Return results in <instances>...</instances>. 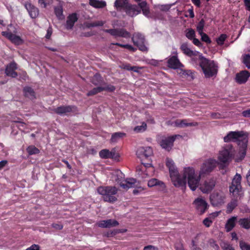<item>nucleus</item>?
<instances>
[{
  "label": "nucleus",
  "mask_w": 250,
  "mask_h": 250,
  "mask_svg": "<svg viewBox=\"0 0 250 250\" xmlns=\"http://www.w3.org/2000/svg\"><path fill=\"white\" fill-rule=\"evenodd\" d=\"M236 220L237 217L235 216H233L228 219L225 225V229L227 231L229 232L232 229L235 225Z\"/></svg>",
  "instance_id": "a878e982"
},
{
  "label": "nucleus",
  "mask_w": 250,
  "mask_h": 250,
  "mask_svg": "<svg viewBox=\"0 0 250 250\" xmlns=\"http://www.w3.org/2000/svg\"><path fill=\"white\" fill-rule=\"evenodd\" d=\"M149 187H158L160 189H163L165 188V184L157 179L152 178L150 179L147 183Z\"/></svg>",
  "instance_id": "b1692460"
},
{
  "label": "nucleus",
  "mask_w": 250,
  "mask_h": 250,
  "mask_svg": "<svg viewBox=\"0 0 250 250\" xmlns=\"http://www.w3.org/2000/svg\"><path fill=\"white\" fill-rule=\"evenodd\" d=\"M23 91L26 97L30 99H33L35 98V92L31 87L28 86L25 87Z\"/></svg>",
  "instance_id": "c756f323"
},
{
  "label": "nucleus",
  "mask_w": 250,
  "mask_h": 250,
  "mask_svg": "<svg viewBox=\"0 0 250 250\" xmlns=\"http://www.w3.org/2000/svg\"><path fill=\"white\" fill-rule=\"evenodd\" d=\"M98 193L102 196L104 200L108 202H114L117 200L115 196L118 189L115 187H100L97 189Z\"/></svg>",
  "instance_id": "6e6552de"
},
{
  "label": "nucleus",
  "mask_w": 250,
  "mask_h": 250,
  "mask_svg": "<svg viewBox=\"0 0 250 250\" xmlns=\"http://www.w3.org/2000/svg\"><path fill=\"white\" fill-rule=\"evenodd\" d=\"M234 155V149L231 145H226L223 147L218 153V164L224 166L229 164Z\"/></svg>",
  "instance_id": "0eeeda50"
},
{
  "label": "nucleus",
  "mask_w": 250,
  "mask_h": 250,
  "mask_svg": "<svg viewBox=\"0 0 250 250\" xmlns=\"http://www.w3.org/2000/svg\"><path fill=\"white\" fill-rule=\"evenodd\" d=\"M104 31L110 33L111 35L115 37H122L124 38H129L130 37V33L124 29H107L104 30Z\"/></svg>",
  "instance_id": "a211bd4d"
},
{
  "label": "nucleus",
  "mask_w": 250,
  "mask_h": 250,
  "mask_svg": "<svg viewBox=\"0 0 250 250\" xmlns=\"http://www.w3.org/2000/svg\"><path fill=\"white\" fill-rule=\"evenodd\" d=\"M220 211H216V212H213L209 215V217L211 219H213L214 218L218 216L219 215V214H220Z\"/></svg>",
  "instance_id": "bf43d9fd"
},
{
  "label": "nucleus",
  "mask_w": 250,
  "mask_h": 250,
  "mask_svg": "<svg viewBox=\"0 0 250 250\" xmlns=\"http://www.w3.org/2000/svg\"><path fill=\"white\" fill-rule=\"evenodd\" d=\"M166 166L169 169L171 183L175 187L184 189L186 188L187 183L188 187H192V185H194L195 179L194 177L193 167H184L181 175L172 159L167 158Z\"/></svg>",
  "instance_id": "f257e3e1"
},
{
  "label": "nucleus",
  "mask_w": 250,
  "mask_h": 250,
  "mask_svg": "<svg viewBox=\"0 0 250 250\" xmlns=\"http://www.w3.org/2000/svg\"><path fill=\"white\" fill-rule=\"evenodd\" d=\"M209 244L210 246L214 249L215 250H220L219 246L213 240H210L209 241Z\"/></svg>",
  "instance_id": "3c124183"
},
{
  "label": "nucleus",
  "mask_w": 250,
  "mask_h": 250,
  "mask_svg": "<svg viewBox=\"0 0 250 250\" xmlns=\"http://www.w3.org/2000/svg\"><path fill=\"white\" fill-rule=\"evenodd\" d=\"M168 66L171 68L176 69L181 68L184 65L180 62L178 56H172L167 61Z\"/></svg>",
  "instance_id": "6ab92c4d"
},
{
  "label": "nucleus",
  "mask_w": 250,
  "mask_h": 250,
  "mask_svg": "<svg viewBox=\"0 0 250 250\" xmlns=\"http://www.w3.org/2000/svg\"><path fill=\"white\" fill-rule=\"evenodd\" d=\"M25 250H40V247L38 245H32L29 248L26 249Z\"/></svg>",
  "instance_id": "4d7b16f0"
},
{
  "label": "nucleus",
  "mask_w": 250,
  "mask_h": 250,
  "mask_svg": "<svg viewBox=\"0 0 250 250\" xmlns=\"http://www.w3.org/2000/svg\"><path fill=\"white\" fill-rule=\"evenodd\" d=\"M132 41L134 44L137 46L142 51L147 50V47L145 45V39L144 36L139 33H135L132 37Z\"/></svg>",
  "instance_id": "f8f14e48"
},
{
  "label": "nucleus",
  "mask_w": 250,
  "mask_h": 250,
  "mask_svg": "<svg viewBox=\"0 0 250 250\" xmlns=\"http://www.w3.org/2000/svg\"><path fill=\"white\" fill-rule=\"evenodd\" d=\"M226 195L222 191H216L213 192L210 196V200L213 206L221 205L225 203Z\"/></svg>",
  "instance_id": "9b49d317"
},
{
  "label": "nucleus",
  "mask_w": 250,
  "mask_h": 250,
  "mask_svg": "<svg viewBox=\"0 0 250 250\" xmlns=\"http://www.w3.org/2000/svg\"><path fill=\"white\" fill-rule=\"evenodd\" d=\"M244 3L246 9L248 10H250V0H244Z\"/></svg>",
  "instance_id": "0e129e2a"
},
{
  "label": "nucleus",
  "mask_w": 250,
  "mask_h": 250,
  "mask_svg": "<svg viewBox=\"0 0 250 250\" xmlns=\"http://www.w3.org/2000/svg\"><path fill=\"white\" fill-rule=\"evenodd\" d=\"M146 123L143 122L141 125L135 126L133 130L136 133L143 132L146 130Z\"/></svg>",
  "instance_id": "f704fd0d"
},
{
  "label": "nucleus",
  "mask_w": 250,
  "mask_h": 250,
  "mask_svg": "<svg viewBox=\"0 0 250 250\" xmlns=\"http://www.w3.org/2000/svg\"><path fill=\"white\" fill-rule=\"evenodd\" d=\"M136 154L142 161L143 166L138 167L137 170L138 174L142 178H146L148 176H152L154 172V168L152 166L151 160L149 158L153 154V151L150 147H139L136 152Z\"/></svg>",
  "instance_id": "f03ea898"
},
{
  "label": "nucleus",
  "mask_w": 250,
  "mask_h": 250,
  "mask_svg": "<svg viewBox=\"0 0 250 250\" xmlns=\"http://www.w3.org/2000/svg\"><path fill=\"white\" fill-rule=\"evenodd\" d=\"M212 222V219L209 218V217L205 219L203 221L204 224L207 227H209L211 224Z\"/></svg>",
  "instance_id": "603ef678"
},
{
  "label": "nucleus",
  "mask_w": 250,
  "mask_h": 250,
  "mask_svg": "<svg viewBox=\"0 0 250 250\" xmlns=\"http://www.w3.org/2000/svg\"><path fill=\"white\" fill-rule=\"evenodd\" d=\"M217 165H218V163L216 160L213 158H209L206 160L202 164L198 175L196 173L195 169L194 168V177L195 182L192 187H189L190 189L192 191H195L198 187L201 178L209 174L217 167Z\"/></svg>",
  "instance_id": "20e7f679"
},
{
  "label": "nucleus",
  "mask_w": 250,
  "mask_h": 250,
  "mask_svg": "<svg viewBox=\"0 0 250 250\" xmlns=\"http://www.w3.org/2000/svg\"><path fill=\"white\" fill-rule=\"evenodd\" d=\"M98 227L104 228H109L112 227H115L119 225L118 222L114 219H108L106 220H102L97 223Z\"/></svg>",
  "instance_id": "aec40b11"
},
{
  "label": "nucleus",
  "mask_w": 250,
  "mask_h": 250,
  "mask_svg": "<svg viewBox=\"0 0 250 250\" xmlns=\"http://www.w3.org/2000/svg\"><path fill=\"white\" fill-rule=\"evenodd\" d=\"M243 62L246 66L248 68H250V55H245L243 57Z\"/></svg>",
  "instance_id": "c03bdc74"
},
{
  "label": "nucleus",
  "mask_w": 250,
  "mask_h": 250,
  "mask_svg": "<svg viewBox=\"0 0 250 250\" xmlns=\"http://www.w3.org/2000/svg\"><path fill=\"white\" fill-rule=\"evenodd\" d=\"M186 36L189 40H192L195 38V31L192 29H188L187 30Z\"/></svg>",
  "instance_id": "58836bf2"
},
{
  "label": "nucleus",
  "mask_w": 250,
  "mask_h": 250,
  "mask_svg": "<svg viewBox=\"0 0 250 250\" xmlns=\"http://www.w3.org/2000/svg\"><path fill=\"white\" fill-rule=\"evenodd\" d=\"M198 62L206 78H211L217 75L218 66L214 61L207 59L202 55H199Z\"/></svg>",
  "instance_id": "39448f33"
},
{
  "label": "nucleus",
  "mask_w": 250,
  "mask_h": 250,
  "mask_svg": "<svg viewBox=\"0 0 250 250\" xmlns=\"http://www.w3.org/2000/svg\"><path fill=\"white\" fill-rule=\"evenodd\" d=\"M52 34V28L51 27H49L47 30V33L45 36L46 39H49Z\"/></svg>",
  "instance_id": "864d4df0"
},
{
  "label": "nucleus",
  "mask_w": 250,
  "mask_h": 250,
  "mask_svg": "<svg viewBox=\"0 0 250 250\" xmlns=\"http://www.w3.org/2000/svg\"><path fill=\"white\" fill-rule=\"evenodd\" d=\"M223 139L226 143L239 142L238 145L240 147L239 159L241 160L245 157L248 142V134L247 132L238 131H230L224 137Z\"/></svg>",
  "instance_id": "7ed1b4c3"
},
{
  "label": "nucleus",
  "mask_w": 250,
  "mask_h": 250,
  "mask_svg": "<svg viewBox=\"0 0 250 250\" xmlns=\"http://www.w3.org/2000/svg\"><path fill=\"white\" fill-rule=\"evenodd\" d=\"M129 3L127 0H116L114 3L115 6L117 7H121L125 10L128 5Z\"/></svg>",
  "instance_id": "2f4dec72"
},
{
  "label": "nucleus",
  "mask_w": 250,
  "mask_h": 250,
  "mask_svg": "<svg viewBox=\"0 0 250 250\" xmlns=\"http://www.w3.org/2000/svg\"><path fill=\"white\" fill-rule=\"evenodd\" d=\"M241 176L236 174L232 179L231 185L229 187L230 192L235 197L239 195L241 189Z\"/></svg>",
  "instance_id": "9d476101"
},
{
  "label": "nucleus",
  "mask_w": 250,
  "mask_h": 250,
  "mask_svg": "<svg viewBox=\"0 0 250 250\" xmlns=\"http://www.w3.org/2000/svg\"><path fill=\"white\" fill-rule=\"evenodd\" d=\"M72 107L70 106H60L55 109V112L60 115L66 114L72 111Z\"/></svg>",
  "instance_id": "bb28decb"
},
{
  "label": "nucleus",
  "mask_w": 250,
  "mask_h": 250,
  "mask_svg": "<svg viewBox=\"0 0 250 250\" xmlns=\"http://www.w3.org/2000/svg\"><path fill=\"white\" fill-rule=\"evenodd\" d=\"M193 205L200 214H203L208 208V204L202 197H198L194 200Z\"/></svg>",
  "instance_id": "4468645a"
},
{
  "label": "nucleus",
  "mask_w": 250,
  "mask_h": 250,
  "mask_svg": "<svg viewBox=\"0 0 250 250\" xmlns=\"http://www.w3.org/2000/svg\"><path fill=\"white\" fill-rule=\"evenodd\" d=\"M175 125L178 127H183L188 126L195 125L196 123H188L186 120H178L175 121Z\"/></svg>",
  "instance_id": "cd10ccee"
},
{
  "label": "nucleus",
  "mask_w": 250,
  "mask_h": 250,
  "mask_svg": "<svg viewBox=\"0 0 250 250\" xmlns=\"http://www.w3.org/2000/svg\"><path fill=\"white\" fill-rule=\"evenodd\" d=\"M239 245L242 250H250V245L245 242L240 241Z\"/></svg>",
  "instance_id": "a18cd8bd"
},
{
  "label": "nucleus",
  "mask_w": 250,
  "mask_h": 250,
  "mask_svg": "<svg viewBox=\"0 0 250 250\" xmlns=\"http://www.w3.org/2000/svg\"><path fill=\"white\" fill-rule=\"evenodd\" d=\"M27 151L29 155L38 154L40 150L34 146H30L27 148Z\"/></svg>",
  "instance_id": "c9c22d12"
},
{
  "label": "nucleus",
  "mask_w": 250,
  "mask_h": 250,
  "mask_svg": "<svg viewBox=\"0 0 250 250\" xmlns=\"http://www.w3.org/2000/svg\"><path fill=\"white\" fill-rule=\"evenodd\" d=\"M250 76V73L247 71H242L237 74L236 76V82L239 83H245Z\"/></svg>",
  "instance_id": "5701e85b"
},
{
  "label": "nucleus",
  "mask_w": 250,
  "mask_h": 250,
  "mask_svg": "<svg viewBox=\"0 0 250 250\" xmlns=\"http://www.w3.org/2000/svg\"><path fill=\"white\" fill-rule=\"evenodd\" d=\"M192 40V42L193 43V44L194 45H195L198 47L202 46V43L200 42V41L198 39L194 38Z\"/></svg>",
  "instance_id": "6e6d98bb"
},
{
  "label": "nucleus",
  "mask_w": 250,
  "mask_h": 250,
  "mask_svg": "<svg viewBox=\"0 0 250 250\" xmlns=\"http://www.w3.org/2000/svg\"><path fill=\"white\" fill-rule=\"evenodd\" d=\"M90 4L96 8H103L105 5V2L97 0H89Z\"/></svg>",
  "instance_id": "72a5a7b5"
},
{
  "label": "nucleus",
  "mask_w": 250,
  "mask_h": 250,
  "mask_svg": "<svg viewBox=\"0 0 250 250\" xmlns=\"http://www.w3.org/2000/svg\"><path fill=\"white\" fill-rule=\"evenodd\" d=\"M180 49L184 54L190 57L196 56L197 57V59H198L199 58V55H202L199 52L191 49L187 43H182L181 45Z\"/></svg>",
  "instance_id": "f3484780"
},
{
  "label": "nucleus",
  "mask_w": 250,
  "mask_h": 250,
  "mask_svg": "<svg viewBox=\"0 0 250 250\" xmlns=\"http://www.w3.org/2000/svg\"><path fill=\"white\" fill-rule=\"evenodd\" d=\"M227 38V36L225 34H222L217 40V42L219 45H222L224 41Z\"/></svg>",
  "instance_id": "09e8293b"
},
{
  "label": "nucleus",
  "mask_w": 250,
  "mask_h": 250,
  "mask_svg": "<svg viewBox=\"0 0 250 250\" xmlns=\"http://www.w3.org/2000/svg\"><path fill=\"white\" fill-rule=\"evenodd\" d=\"M137 182L139 183V184L137 186H136L134 188L137 187L138 188L135 189L133 191V192L134 194H136L138 193L139 192L142 191L144 190L143 188H142L141 187L139 186L140 185L139 182H138V181H137Z\"/></svg>",
  "instance_id": "5fc2aeb1"
},
{
  "label": "nucleus",
  "mask_w": 250,
  "mask_h": 250,
  "mask_svg": "<svg viewBox=\"0 0 250 250\" xmlns=\"http://www.w3.org/2000/svg\"><path fill=\"white\" fill-rule=\"evenodd\" d=\"M144 250H158V248L154 246L148 245L144 247Z\"/></svg>",
  "instance_id": "13d9d810"
},
{
  "label": "nucleus",
  "mask_w": 250,
  "mask_h": 250,
  "mask_svg": "<svg viewBox=\"0 0 250 250\" xmlns=\"http://www.w3.org/2000/svg\"><path fill=\"white\" fill-rule=\"evenodd\" d=\"M111 180L116 182L124 189L127 190L137 186L139 183L134 178L125 179L124 174L120 170H113L111 173Z\"/></svg>",
  "instance_id": "423d86ee"
},
{
  "label": "nucleus",
  "mask_w": 250,
  "mask_h": 250,
  "mask_svg": "<svg viewBox=\"0 0 250 250\" xmlns=\"http://www.w3.org/2000/svg\"><path fill=\"white\" fill-rule=\"evenodd\" d=\"M52 227L57 229H62V226L59 224H53Z\"/></svg>",
  "instance_id": "e2e57ef3"
},
{
  "label": "nucleus",
  "mask_w": 250,
  "mask_h": 250,
  "mask_svg": "<svg viewBox=\"0 0 250 250\" xmlns=\"http://www.w3.org/2000/svg\"><path fill=\"white\" fill-rule=\"evenodd\" d=\"M113 44L117 45H118L122 47L126 48L127 49H128L132 52H134L136 50V49L135 48L133 47L132 45H129V44H121L119 43H114Z\"/></svg>",
  "instance_id": "a19ab883"
},
{
  "label": "nucleus",
  "mask_w": 250,
  "mask_h": 250,
  "mask_svg": "<svg viewBox=\"0 0 250 250\" xmlns=\"http://www.w3.org/2000/svg\"><path fill=\"white\" fill-rule=\"evenodd\" d=\"M8 30H9V29ZM1 34L3 36H5L16 44H20L22 42V40L20 37L12 34L9 31L2 32Z\"/></svg>",
  "instance_id": "412c9836"
},
{
  "label": "nucleus",
  "mask_w": 250,
  "mask_h": 250,
  "mask_svg": "<svg viewBox=\"0 0 250 250\" xmlns=\"http://www.w3.org/2000/svg\"><path fill=\"white\" fill-rule=\"evenodd\" d=\"M215 181L213 179H208L201 184L199 183V189L204 193H206L210 192L215 187Z\"/></svg>",
  "instance_id": "ddd939ff"
},
{
  "label": "nucleus",
  "mask_w": 250,
  "mask_h": 250,
  "mask_svg": "<svg viewBox=\"0 0 250 250\" xmlns=\"http://www.w3.org/2000/svg\"><path fill=\"white\" fill-rule=\"evenodd\" d=\"M148 63L154 66H157L159 64V62L155 60H151Z\"/></svg>",
  "instance_id": "774afa93"
},
{
  "label": "nucleus",
  "mask_w": 250,
  "mask_h": 250,
  "mask_svg": "<svg viewBox=\"0 0 250 250\" xmlns=\"http://www.w3.org/2000/svg\"><path fill=\"white\" fill-rule=\"evenodd\" d=\"M204 21L203 20H202L197 25V31H198L199 34L202 33L203 32V30L204 27Z\"/></svg>",
  "instance_id": "37998d69"
},
{
  "label": "nucleus",
  "mask_w": 250,
  "mask_h": 250,
  "mask_svg": "<svg viewBox=\"0 0 250 250\" xmlns=\"http://www.w3.org/2000/svg\"><path fill=\"white\" fill-rule=\"evenodd\" d=\"M173 4L160 5H159L158 7H159V9L160 10L163 11H167V10H168L170 9L171 6Z\"/></svg>",
  "instance_id": "8fccbe9b"
},
{
  "label": "nucleus",
  "mask_w": 250,
  "mask_h": 250,
  "mask_svg": "<svg viewBox=\"0 0 250 250\" xmlns=\"http://www.w3.org/2000/svg\"><path fill=\"white\" fill-rule=\"evenodd\" d=\"M237 206V201L236 200H232L227 206V213H230L232 210Z\"/></svg>",
  "instance_id": "e433bc0d"
},
{
  "label": "nucleus",
  "mask_w": 250,
  "mask_h": 250,
  "mask_svg": "<svg viewBox=\"0 0 250 250\" xmlns=\"http://www.w3.org/2000/svg\"><path fill=\"white\" fill-rule=\"evenodd\" d=\"M46 0H38V2L42 7H46Z\"/></svg>",
  "instance_id": "052dcab7"
},
{
  "label": "nucleus",
  "mask_w": 250,
  "mask_h": 250,
  "mask_svg": "<svg viewBox=\"0 0 250 250\" xmlns=\"http://www.w3.org/2000/svg\"><path fill=\"white\" fill-rule=\"evenodd\" d=\"M24 6L27 10L29 16H38L39 14V10L34 5L30 2L25 3Z\"/></svg>",
  "instance_id": "393cba45"
},
{
  "label": "nucleus",
  "mask_w": 250,
  "mask_h": 250,
  "mask_svg": "<svg viewBox=\"0 0 250 250\" xmlns=\"http://www.w3.org/2000/svg\"><path fill=\"white\" fill-rule=\"evenodd\" d=\"M121 67L127 70H131V66L129 64H123Z\"/></svg>",
  "instance_id": "680f3d73"
},
{
  "label": "nucleus",
  "mask_w": 250,
  "mask_h": 250,
  "mask_svg": "<svg viewBox=\"0 0 250 250\" xmlns=\"http://www.w3.org/2000/svg\"><path fill=\"white\" fill-rule=\"evenodd\" d=\"M176 137V135L169 136L167 137H163L159 144L163 148L167 151H169L173 146V142L175 141Z\"/></svg>",
  "instance_id": "2eb2a0df"
},
{
  "label": "nucleus",
  "mask_w": 250,
  "mask_h": 250,
  "mask_svg": "<svg viewBox=\"0 0 250 250\" xmlns=\"http://www.w3.org/2000/svg\"><path fill=\"white\" fill-rule=\"evenodd\" d=\"M104 88L101 87H97L93 88L91 91L88 92L87 94V96H91L93 95H95L98 92L102 91Z\"/></svg>",
  "instance_id": "79ce46f5"
},
{
  "label": "nucleus",
  "mask_w": 250,
  "mask_h": 250,
  "mask_svg": "<svg viewBox=\"0 0 250 250\" xmlns=\"http://www.w3.org/2000/svg\"><path fill=\"white\" fill-rule=\"evenodd\" d=\"M125 11L128 14L136 15L139 14L141 11L145 16H147L149 14V8L146 1L139 2L138 5L129 3Z\"/></svg>",
  "instance_id": "1a4fd4ad"
},
{
  "label": "nucleus",
  "mask_w": 250,
  "mask_h": 250,
  "mask_svg": "<svg viewBox=\"0 0 250 250\" xmlns=\"http://www.w3.org/2000/svg\"><path fill=\"white\" fill-rule=\"evenodd\" d=\"M99 155L103 159L111 158L115 160H118L119 157V154L116 152L114 148L111 151L106 149H103L99 152Z\"/></svg>",
  "instance_id": "dca6fc26"
},
{
  "label": "nucleus",
  "mask_w": 250,
  "mask_h": 250,
  "mask_svg": "<svg viewBox=\"0 0 250 250\" xmlns=\"http://www.w3.org/2000/svg\"><path fill=\"white\" fill-rule=\"evenodd\" d=\"M201 37V40L208 43H209L211 42V41L209 38L208 36L204 32L199 34Z\"/></svg>",
  "instance_id": "de8ad7c7"
},
{
  "label": "nucleus",
  "mask_w": 250,
  "mask_h": 250,
  "mask_svg": "<svg viewBox=\"0 0 250 250\" xmlns=\"http://www.w3.org/2000/svg\"><path fill=\"white\" fill-rule=\"evenodd\" d=\"M77 20V17H68L66 21V28L68 29H71Z\"/></svg>",
  "instance_id": "473e14b6"
},
{
  "label": "nucleus",
  "mask_w": 250,
  "mask_h": 250,
  "mask_svg": "<svg viewBox=\"0 0 250 250\" xmlns=\"http://www.w3.org/2000/svg\"><path fill=\"white\" fill-rule=\"evenodd\" d=\"M242 114L244 117H250V109L249 110L244 111L242 112Z\"/></svg>",
  "instance_id": "69168bd1"
},
{
  "label": "nucleus",
  "mask_w": 250,
  "mask_h": 250,
  "mask_svg": "<svg viewBox=\"0 0 250 250\" xmlns=\"http://www.w3.org/2000/svg\"><path fill=\"white\" fill-rule=\"evenodd\" d=\"M125 136V134L123 132H115L112 134L110 141L112 143H116Z\"/></svg>",
  "instance_id": "c85d7f7f"
},
{
  "label": "nucleus",
  "mask_w": 250,
  "mask_h": 250,
  "mask_svg": "<svg viewBox=\"0 0 250 250\" xmlns=\"http://www.w3.org/2000/svg\"><path fill=\"white\" fill-rule=\"evenodd\" d=\"M220 245L224 250H235L230 245L225 242L221 243Z\"/></svg>",
  "instance_id": "49530a36"
},
{
  "label": "nucleus",
  "mask_w": 250,
  "mask_h": 250,
  "mask_svg": "<svg viewBox=\"0 0 250 250\" xmlns=\"http://www.w3.org/2000/svg\"><path fill=\"white\" fill-rule=\"evenodd\" d=\"M175 249L176 250H185L182 244L180 243L177 244L175 245Z\"/></svg>",
  "instance_id": "338daca9"
},
{
  "label": "nucleus",
  "mask_w": 250,
  "mask_h": 250,
  "mask_svg": "<svg viewBox=\"0 0 250 250\" xmlns=\"http://www.w3.org/2000/svg\"><path fill=\"white\" fill-rule=\"evenodd\" d=\"M17 68V64L15 62H13L7 65L5 69V73L7 76L15 78L17 76V73L15 70Z\"/></svg>",
  "instance_id": "4be33fe9"
},
{
  "label": "nucleus",
  "mask_w": 250,
  "mask_h": 250,
  "mask_svg": "<svg viewBox=\"0 0 250 250\" xmlns=\"http://www.w3.org/2000/svg\"><path fill=\"white\" fill-rule=\"evenodd\" d=\"M102 82L101 77L99 74H95L92 79L91 82L95 85H98Z\"/></svg>",
  "instance_id": "ea45409f"
},
{
  "label": "nucleus",
  "mask_w": 250,
  "mask_h": 250,
  "mask_svg": "<svg viewBox=\"0 0 250 250\" xmlns=\"http://www.w3.org/2000/svg\"><path fill=\"white\" fill-rule=\"evenodd\" d=\"M239 223L242 228L247 229H249L250 228V217L240 219Z\"/></svg>",
  "instance_id": "7c9ffc66"
},
{
  "label": "nucleus",
  "mask_w": 250,
  "mask_h": 250,
  "mask_svg": "<svg viewBox=\"0 0 250 250\" xmlns=\"http://www.w3.org/2000/svg\"><path fill=\"white\" fill-rule=\"evenodd\" d=\"M54 11L56 16H62V7L60 3H59L58 5L54 7Z\"/></svg>",
  "instance_id": "4c0bfd02"
}]
</instances>
